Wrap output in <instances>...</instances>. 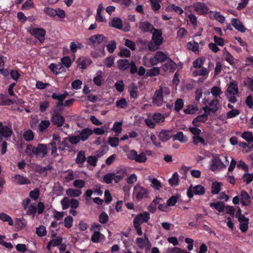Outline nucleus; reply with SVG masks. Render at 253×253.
<instances>
[{
    "instance_id": "59",
    "label": "nucleus",
    "mask_w": 253,
    "mask_h": 253,
    "mask_svg": "<svg viewBox=\"0 0 253 253\" xmlns=\"http://www.w3.org/2000/svg\"><path fill=\"white\" fill-rule=\"evenodd\" d=\"M52 97L55 99H58L59 101L57 103V105L58 106H60L61 105L63 104V99L64 98L65 96L63 94H58L56 93H53L52 95Z\"/></svg>"
},
{
    "instance_id": "46",
    "label": "nucleus",
    "mask_w": 253,
    "mask_h": 253,
    "mask_svg": "<svg viewBox=\"0 0 253 253\" xmlns=\"http://www.w3.org/2000/svg\"><path fill=\"white\" fill-rule=\"evenodd\" d=\"M218 108L219 104L216 99H213L210 103L209 111H217Z\"/></svg>"
},
{
    "instance_id": "48",
    "label": "nucleus",
    "mask_w": 253,
    "mask_h": 253,
    "mask_svg": "<svg viewBox=\"0 0 253 253\" xmlns=\"http://www.w3.org/2000/svg\"><path fill=\"white\" fill-rule=\"evenodd\" d=\"M178 198L177 195L172 196L170 197L167 201L168 206L171 207L174 206L177 203Z\"/></svg>"
},
{
    "instance_id": "44",
    "label": "nucleus",
    "mask_w": 253,
    "mask_h": 253,
    "mask_svg": "<svg viewBox=\"0 0 253 253\" xmlns=\"http://www.w3.org/2000/svg\"><path fill=\"white\" fill-rule=\"evenodd\" d=\"M241 136L249 144L253 142V135L251 132L245 131L242 134Z\"/></svg>"
},
{
    "instance_id": "23",
    "label": "nucleus",
    "mask_w": 253,
    "mask_h": 253,
    "mask_svg": "<svg viewBox=\"0 0 253 253\" xmlns=\"http://www.w3.org/2000/svg\"><path fill=\"white\" fill-rule=\"evenodd\" d=\"M14 181L20 185L29 184L31 183L30 180L27 177L17 174L13 177Z\"/></svg>"
},
{
    "instance_id": "25",
    "label": "nucleus",
    "mask_w": 253,
    "mask_h": 253,
    "mask_svg": "<svg viewBox=\"0 0 253 253\" xmlns=\"http://www.w3.org/2000/svg\"><path fill=\"white\" fill-rule=\"evenodd\" d=\"M77 62L78 66L83 69H85L92 62L89 58L86 57H81L78 60Z\"/></svg>"
},
{
    "instance_id": "47",
    "label": "nucleus",
    "mask_w": 253,
    "mask_h": 253,
    "mask_svg": "<svg viewBox=\"0 0 253 253\" xmlns=\"http://www.w3.org/2000/svg\"><path fill=\"white\" fill-rule=\"evenodd\" d=\"M73 218L69 215L65 218L64 223V226L68 229H70L73 226Z\"/></svg>"
},
{
    "instance_id": "22",
    "label": "nucleus",
    "mask_w": 253,
    "mask_h": 253,
    "mask_svg": "<svg viewBox=\"0 0 253 253\" xmlns=\"http://www.w3.org/2000/svg\"><path fill=\"white\" fill-rule=\"evenodd\" d=\"M164 98L163 95L158 90L153 96V102L157 106L161 105L164 101Z\"/></svg>"
},
{
    "instance_id": "8",
    "label": "nucleus",
    "mask_w": 253,
    "mask_h": 253,
    "mask_svg": "<svg viewBox=\"0 0 253 253\" xmlns=\"http://www.w3.org/2000/svg\"><path fill=\"white\" fill-rule=\"evenodd\" d=\"M89 44L94 47L97 46L101 44H105L108 40L107 38L102 35L97 34L91 36L89 39Z\"/></svg>"
},
{
    "instance_id": "2",
    "label": "nucleus",
    "mask_w": 253,
    "mask_h": 253,
    "mask_svg": "<svg viewBox=\"0 0 253 253\" xmlns=\"http://www.w3.org/2000/svg\"><path fill=\"white\" fill-rule=\"evenodd\" d=\"M60 204L63 210L68 209L70 207L72 209L69 210V213L73 216L77 214V211L75 210L79 207V202L76 199H70L67 197H64L61 201Z\"/></svg>"
},
{
    "instance_id": "14",
    "label": "nucleus",
    "mask_w": 253,
    "mask_h": 253,
    "mask_svg": "<svg viewBox=\"0 0 253 253\" xmlns=\"http://www.w3.org/2000/svg\"><path fill=\"white\" fill-rule=\"evenodd\" d=\"M193 6L195 11L200 15L207 14L209 10L208 6L203 2H195L193 4Z\"/></svg>"
},
{
    "instance_id": "41",
    "label": "nucleus",
    "mask_w": 253,
    "mask_h": 253,
    "mask_svg": "<svg viewBox=\"0 0 253 253\" xmlns=\"http://www.w3.org/2000/svg\"><path fill=\"white\" fill-rule=\"evenodd\" d=\"M151 182V186L156 190H159L162 187L161 182L156 178L150 179Z\"/></svg>"
},
{
    "instance_id": "56",
    "label": "nucleus",
    "mask_w": 253,
    "mask_h": 253,
    "mask_svg": "<svg viewBox=\"0 0 253 253\" xmlns=\"http://www.w3.org/2000/svg\"><path fill=\"white\" fill-rule=\"evenodd\" d=\"M160 71L158 67H153L147 71V75L150 77L156 76L160 74Z\"/></svg>"
},
{
    "instance_id": "35",
    "label": "nucleus",
    "mask_w": 253,
    "mask_h": 253,
    "mask_svg": "<svg viewBox=\"0 0 253 253\" xmlns=\"http://www.w3.org/2000/svg\"><path fill=\"white\" fill-rule=\"evenodd\" d=\"M210 206L211 208L214 207L220 212H223L225 207L223 202L220 201L216 203H211L210 204Z\"/></svg>"
},
{
    "instance_id": "32",
    "label": "nucleus",
    "mask_w": 253,
    "mask_h": 253,
    "mask_svg": "<svg viewBox=\"0 0 253 253\" xmlns=\"http://www.w3.org/2000/svg\"><path fill=\"white\" fill-rule=\"evenodd\" d=\"M110 25L115 28L121 29L122 28V21L120 18L115 17L112 20Z\"/></svg>"
},
{
    "instance_id": "52",
    "label": "nucleus",
    "mask_w": 253,
    "mask_h": 253,
    "mask_svg": "<svg viewBox=\"0 0 253 253\" xmlns=\"http://www.w3.org/2000/svg\"><path fill=\"white\" fill-rule=\"evenodd\" d=\"M109 216L105 212H101L99 216V221L102 224H106L108 222Z\"/></svg>"
},
{
    "instance_id": "27",
    "label": "nucleus",
    "mask_w": 253,
    "mask_h": 253,
    "mask_svg": "<svg viewBox=\"0 0 253 253\" xmlns=\"http://www.w3.org/2000/svg\"><path fill=\"white\" fill-rule=\"evenodd\" d=\"M86 160L85 152L83 150L80 151L78 152L77 157L75 159V162L79 166L83 165Z\"/></svg>"
},
{
    "instance_id": "29",
    "label": "nucleus",
    "mask_w": 253,
    "mask_h": 253,
    "mask_svg": "<svg viewBox=\"0 0 253 253\" xmlns=\"http://www.w3.org/2000/svg\"><path fill=\"white\" fill-rule=\"evenodd\" d=\"M49 68L55 75L58 74L63 71V66L61 63L57 64L51 63L49 65Z\"/></svg>"
},
{
    "instance_id": "26",
    "label": "nucleus",
    "mask_w": 253,
    "mask_h": 253,
    "mask_svg": "<svg viewBox=\"0 0 253 253\" xmlns=\"http://www.w3.org/2000/svg\"><path fill=\"white\" fill-rule=\"evenodd\" d=\"M241 203L243 206H248L251 202V199L247 192L243 190L241 193Z\"/></svg>"
},
{
    "instance_id": "63",
    "label": "nucleus",
    "mask_w": 253,
    "mask_h": 253,
    "mask_svg": "<svg viewBox=\"0 0 253 253\" xmlns=\"http://www.w3.org/2000/svg\"><path fill=\"white\" fill-rule=\"evenodd\" d=\"M73 185L75 187L81 189L84 186L85 181L82 179H77L74 181Z\"/></svg>"
},
{
    "instance_id": "38",
    "label": "nucleus",
    "mask_w": 253,
    "mask_h": 253,
    "mask_svg": "<svg viewBox=\"0 0 253 253\" xmlns=\"http://www.w3.org/2000/svg\"><path fill=\"white\" fill-rule=\"evenodd\" d=\"M169 182L171 186H177L179 184V176L177 172L173 173L172 177L169 179Z\"/></svg>"
},
{
    "instance_id": "6",
    "label": "nucleus",
    "mask_w": 253,
    "mask_h": 253,
    "mask_svg": "<svg viewBox=\"0 0 253 253\" xmlns=\"http://www.w3.org/2000/svg\"><path fill=\"white\" fill-rule=\"evenodd\" d=\"M133 194L137 200L140 201L148 197V191L144 187L137 184L134 187Z\"/></svg>"
},
{
    "instance_id": "64",
    "label": "nucleus",
    "mask_w": 253,
    "mask_h": 253,
    "mask_svg": "<svg viewBox=\"0 0 253 253\" xmlns=\"http://www.w3.org/2000/svg\"><path fill=\"white\" fill-rule=\"evenodd\" d=\"M169 253H190L185 250H182L178 247H174L170 249Z\"/></svg>"
},
{
    "instance_id": "36",
    "label": "nucleus",
    "mask_w": 253,
    "mask_h": 253,
    "mask_svg": "<svg viewBox=\"0 0 253 253\" xmlns=\"http://www.w3.org/2000/svg\"><path fill=\"white\" fill-rule=\"evenodd\" d=\"M172 137L173 140H177L182 143L185 142L187 140V138L184 137L183 133L182 131H178L176 134H172Z\"/></svg>"
},
{
    "instance_id": "43",
    "label": "nucleus",
    "mask_w": 253,
    "mask_h": 253,
    "mask_svg": "<svg viewBox=\"0 0 253 253\" xmlns=\"http://www.w3.org/2000/svg\"><path fill=\"white\" fill-rule=\"evenodd\" d=\"M50 125L49 121H42L39 125V131L40 132H43L47 129Z\"/></svg>"
},
{
    "instance_id": "39",
    "label": "nucleus",
    "mask_w": 253,
    "mask_h": 253,
    "mask_svg": "<svg viewBox=\"0 0 253 253\" xmlns=\"http://www.w3.org/2000/svg\"><path fill=\"white\" fill-rule=\"evenodd\" d=\"M102 72L101 71H99L96 73V76L93 79V82L94 84L98 86H100L102 84Z\"/></svg>"
},
{
    "instance_id": "28",
    "label": "nucleus",
    "mask_w": 253,
    "mask_h": 253,
    "mask_svg": "<svg viewBox=\"0 0 253 253\" xmlns=\"http://www.w3.org/2000/svg\"><path fill=\"white\" fill-rule=\"evenodd\" d=\"M232 24L236 29L240 32L244 33L245 32V28L244 25L239 19L236 18L232 19Z\"/></svg>"
},
{
    "instance_id": "34",
    "label": "nucleus",
    "mask_w": 253,
    "mask_h": 253,
    "mask_svg": "<svg viewBox=\"0 0 253 253\" xmlns=\"http://www.w3.org/2000/svg\"><path fill=\"white\" fill-rule=\"evenodd\" d=\"M167 9L168 11H173L179 15L182 14L184 12L183 10L181 7L174 4H169L168 6Z\"/></svg>"
},
{
    "instance_id": "42",
    "label": "nucleus",
    "mask_w": 253,
    "mask_h": 253,
    "mask_svg": "<svg viewBox=\"0 0 253 253\" xmlns=\"http://www.w3.org/2000/svg\"><path fill=\"white\" fill-rule=\"evenodd\" d=\"M223 56L226 61L231 65L234 64L235 63V59L234 57L227 50L224 52Z\"/></svg>"
},
{
    "instance_id": "50",
    "label": "nucleus",
    "mask_w": 253,
    "mask_h": 253,
    "mask_svg": "<svg viewBox=\"0 0 253 253\" xmlns=\"http://www.w3.org/2000/svg\"><path fill=\"white\" fill-rule=\"evenodd\" d=\"M29 196L33 200H37L40 196V190L38 188L34 189L30 192Z\"/></svg>"
},
{
    "instance_id": "53",
    "label": "nucleus",
    "mask_w": 253,
    "mask_h": 253,
    "mask_svg": "<svg viewBox=\"0 0 253 253\" xmlns=\"http://www.w3.org/2000/svg\"><path fill=\"white\" fill-rule=\"evenodd\" d=\"M36 233L39 237L45 236L46 234V228L44 226L41 225L36 228Z\"/></svg>"
},
{
    "instance_id": "30",
    "label": "nucleus",
    "mask_w": 253,
    "mask_h": 253,
    "mask_svg": "<svg viewBox=\"0 0 253 253\" xmlns=\"http://www.w3.org/2000/svg\"><path fill=\"white\" fill-rule=\"evenodd\" d=\"M66 195L69 197H78L82 194V191L78 189L69 188L66 191Z\"/></svg>"
},
{
    "instance_id": "45",
    "label": "nucleus",
    "mask_w": 253,
    "mask_h": 253,
    "mask_svg": "<svg viewBox=\"0 0 253 253\" xmlns=\"http://www.w3.org/2000/svg\"><path fill=\"white\" fill-rule=\"evenodd\" d=\"M115 173L113 172L108 173L105 174L103 177V181L107 184H111L114 178Z\"/></svg>"
},
{
    "instance_id": "3",
    "label": "nucleus",
    "mask_w": 253,
    "mask_h": 253,
    "mask_svg": "<svg viewBox=\"0 0 253 253\" xmlns=\"http://www.w3.org/2000/svg\"><path fill=\"white\" fill-rule=\"evenodd\" d=\"M163 42L162 32L161 30L155 29L152 34V41L148 44V48L150 50L155 51L159 48Z\"/></svg>"
},
{
    "instance_id": "61",
    "label": "nucleus",
    "mask_w": 253,
    "mask_h": 253,
    "mask_svg": "<svg viewBox=\"0 0 253 253\" xmlns=\"http://www.w3.org/2000/svg\"><path fill=\"white\" fill-rule=\"evenodd\" d=\"M106 46L108 52L112 53L114 51L116 48V42L114 41H111Z\"/></svg>"
},
{
    "instance_id": "62",
    "label": "nucleus",
    "mask_w": 253,
    "mask_h": 253,
    "mask_svg": "<svg viewBox=\"0 0 253 253\" xmlns=\"http://www.w3.org/2000/svg\"><path fill=\"white\" fill-rule=\"evenodd\" d=\"M244 181L249 184L253 181V174L251 173H245L243 176Z\"/></svg>"
},
{
    "instance_id": "54",
    "label": "nucleus",
    "mask_w": 253,
    "mask_h": 253,
    "mask_svg": "<svg viewBox=\"0 0 253 253\" xmlns=\"http://www.w3.org/2000/svg\"><path fill=\"white\" fill-rule=\"evenodd\" d=\"M188 48L192 50L193 51L196 52L199 51V44L196 42H189L187 44Z\"/></svg>"
},
{
    "instance_id": "57",
    "label": "nucleus",
    "mask_w": 253,
    "mask_h": 253,
    "mask_svg": "<svg viewBox=\"0 0 253 253\" xmlns=\"http://www.w3.org/2000/svg\"><path fill=\"white\" fill-rule=\"evenodd\" d=\"M244 84L248 87L251 90H253V78L247 77L245 79Z\"/></svg>"
},
{
    "instance_id": "11",
    "label": "nucleus",
    "mask_w": 253,
    "mask_h": 253,
    "mask_svg": "<svg viewBox=\"0 0 253 253\" xmlns=\"http://www.w3.org/2000/svg\"><path fill=\"white\" fill-rule=\"evenodd\" d=\"M225 167V165L221 161L219 156L217 154L214 155L211 161L210 169L212 171H214L218 169H221Z\"/></svg>"
},
{
    "instance_id": "58",
    "label": "nucleus",
    "mask_w": 253,
    "mask_h": 253,
    "mask_svg": "<svg viewBox=\"0 0 253 253\" xmlns=\"http://www.w3.org/2000/svg\"><path fill=\"white\" fill-rule=\"evenodd\" d=\"M7 145L8 144L6 141H2V140H0V153L1 155H4L6 153Z\"/></svg>"
},
{
    "instance_id": "7",
    "label": "nucleus",
    "mask_w": 253,
    "mask_h": 253,
    "mask_svg": "<svg viewBox=\"0 0 253 253\" xmlns=\"http://www.w3.org/2000/svg\"><path fill=\"white\" fill-rule=\"evenodd\" d=\"M206 190L205 188L201 185H197L193 187L191 185L187 189V195L188 198H192L194 194L197 195H203L205 193Z\"/></svg>"
},
{
    "instance_id": "49",
    "label": "nucleus",
    "mask_w": 253,
    "mask_h": 253,
    "mask_svg": "<svg viewBox=\"0 0 253 253\" xmlns=\"http://www.w3.org/2000/svg\"><path fill=\"white\" fill-rule=\"evenodd\" d=\"M122 122H116L113 125L112 130L116 133L119 134L122 131Z\"/></svg>"
},
{
    "instance_id": "21",
    "label": "nucleus",
    "mask_w": 253,
    "mask_h": 253,
    "mask_svg": "<svg viewBox=\"0 0 253 253\" xmlns=\"http://www.w3.org/2000/svg\"><path fill=\"white\" fill-rule=\"evenodd\" d=\"M91 135H92L91 129L87 127L81 130L78 136L80 140L85 141Z\"/></svg>"
},
{
    "instance_id": "1",
    "label": "nucleus",
    "mask_w": 253,
    "mask_h": 253,
    "mask_svg": "<svg viewBox=\"0 0 253 253\" xmlns=\"http://www.w3.org/2000/svg\"><path fill=\"white\" fill-rule=\"evenodd\" d=\"M25 152L32 157H35L39 159H42L47 154L48 149L47 145L40 143L37 146L32 144L27 145Z\"/></svg>"
},
{
    "instance_id": "60",
    "label": "nucleus",
    "mask_w": 253,
    "mask_h": 253,
    "mask_svg": "<svg viewBox=\"0 0 253 253\" xmlns=\"http://www.w3.org/2000/svg\"><path fill=\"white\" fill-rule=\"evenodd\" d=\"M82 44L80 43L71 42L70 45V48L72 52H76L78 48L82 47Z\"/></svg>"
},
{
    "instance_id": "33",
    "label": "nucleus",
    "mask_w": 253,
    "mask_h": 253,
    "mask_svg": "<svg viewBox=\"0 0 253 253\" xmlns=\"http://www.w3.org/2000/svg\"><path fill=\"white\" fill-rule=\"evenodd\" d=\"M23 137L26 141H31L34 139L35 134L32 130L28 129L24 131Z\"/></svg>"
},
{
    "instance_id": "37",
    "label": "nucleus",
    "mask_w": 253,
    "mask_h": 253,
    "mask_svg": "<svg viewBox=\"0 0 253 253\" xmlns=\"http://www.w3.org/2000/svg\"><path fill=\"white\" fill-rule=\"evenodd\" d=\"M0 219L3 222H8L10 226L13 225V221L12 218L9 215L4 212L0 213Z\"/></svg>"
},
{
    "instance_id": "4",
    "label": "nucleus",
    "mask_w": 253,
    "mask_h": 253,
    "mask_svg": "<svg viewBox=\"0 0 253 253\" xmlns=\"http://www.w3.org/2000/svg\"><path fill=\"white\" fill-rule=\"evenodd\" d=\"M239 89L237 84L233 80L227 84V89L225 92L228 100L231 103L237 102L236 96H238Z\"/></svg>"
},
{
    "instance_id": "16",
    "label": "nucleus",
    "mask_w": 253,
    "mask_h": 253,
    "mask_svg": "<svg viewBox=\"0 0 253 253\" xmlns=\"http://www.w3.org/2000/svg\"><path fill=\"white\" fill-rule=\"evenodd\" d=\"M150 218V214L149 212L145 211L143 213L137 214L133 219V222L136 221V222H137L138 224L141 225L143 223L147 222Z\"/></svg>"
},
{
    "instance_id": "18",
    "label": "nucleus",
    "mask_w": 253,
    "mask_h": 253,
    "mask_svg": "<svg viewBox=\"0 0 253 253\" xmlns=\"http://www.w3.org/2000/svg\"><path fill=\"white\" fill-rule=\"evenodd\" d=\"M210 112H204L202 115L198 116L192 121L193 125L195 126H199L200 123L205 122L208 118V116L210 115Z\"/></svg>"
},
{
    "instance_id": "20",
    "label": "nucleus",
    "mask_w": 253,
    "mask_h": 253,
    "mask_svg": "<svg viewBox=\"0 0 253 253\" xmlns=\"http://www.w3.org/2000/svg\"><path fill=\"white\" fill-rule=\"evenodd\" d=\"M139 27V29L144 32L152 33L153 30L155 29L152 24L146 21L140 22Z\"/></svg>"
},
{
    "instance_id": "10",
    "label": "nucleus",
    "mask_w": 253,
    "mask_h": 253,
    "mask_svg": "<svg viewBox=\"0 0 253 253\" xmlns=\"http://www.w3.org/2000/svg\"><path fill=\"white\" fill-rule=\"evenodd\" d=\"M28 31L40 42H43L45 39L46 31L43 28H32L28 29Z\"/></svg>"
},
{
    "instance_id": "13",
    "label": "nucleus",
    "mask_w": 253,
    "mask_h": 253,
    "mask_svg": "<svg viewBox=\"0 0 253 253\" xmlns=\"http://www.w3.org/2000/svg\"><path fill=\"white\" fill-rule=\"evenodd\" d=\"M13 133L11 127L6 125H3V123L0 122V140H2L3 137H10Z\"/></svg>"
},
{
    "instance_id": "51",
    "label": "nucleus",
    "mask_w": 253,
    "mask_h": 253,
    "mask_svg": "<svg viewBox=\"0 0 253 253\" xmlns=\"http://www.w3.org/2000/svg\"><path fill=\"white\" fill-rule=\"evenodd\" d=\"M87 163L91 166L95 167L97 165L98 157L96 156H90L86 158Z\"/></svg>"
},
{
    "instance_id": "24",
    "label": "nucleus",
    "mask_w": 253,
    "mask_h": 253,
    "mask_svg": "<svg viewBox=\"0 0 253 253\" xmlns=\"http://www.w3.org/2000/svg\"><path fill=\"white\" fill-rule=\"evenodd\" d=\"M209 73L210 70H209L208 69L206 68H202L201 69H197L193 71V75L194 76H201L203 77L204 79H207L208 77Z\"/></svg>"
},
{
    "instance_id": "17",
    "label": "nucleus",
    "mask_w": 253,
    "mask_h": 253,
    "mask_svg": "<svg viewBox=\"0 0 253 253\" xmlns=\"http://www.w3.org/2000/svg\"><path fill=\"white\" fill-rule=\"evenodd\" d=\"M172 136V130H162L158 135L159 139L163 142H166L169 140Z\"/></svg>"
},
{
    "instance_id": "15",
    "label": "nucleus",
    "mask_w": 253,
    "mask_h": 253,
    "mask_svg": "<svg viewBox=\"0 0 253 253\" xmlns=\"http://www.w3.org/2000/svg\"><path fill=\"white\" fill-rule=\"evenodd\" d=\"M53 169L52 166L48 164L46 167H42L40 165H35L34 167V170L35 172L46 176L47 175V171H50Z\"/></svg>"
},
{
    "instance_id": "55",
    "label": "nucleus",
    "mask_w": 253,
    "mask_h": 253,
    "mask_svg": "<svg viewBox=\"0 0 253 253\" xmlns=\"http://www.w3.org/2000/svg\"><path fill=\"white\" fill-rule=\"evenodd\" d=\"M26 214L34 216L37 212V208L34 205H31L27 208Z\"/></svg>"
},
{
    "instance_id": "40",
    "label": "nucleus",
    "mask_w": 253,
    "mask_h": 253,
    "mask_svg": "<svg viewBox=\"0 0 253 253\" xmlns=\"http://www.w3.org/2000/svg\"><path fill=\"white\" fill-rule=\"evenodd\" d=\"M221 184L219 182L216 181L213 182L211 185V193L212 194H218L221 190Z\"/></svg>"
},
{
    "instance_id": "5",
    "label": "nucleus",
    "mask_w": 253,
    "mask_h": 253,
    "mask_svg": "<svg viewBox=\"0 0 253 253\" xmlns=\"http://www.w3.org/2000/svg\"><path fill=\"white\" fill-rule=\"evenodd\" d=\"M127 156L129 160H134L136 162L139 163L145 162L147 160L146 155L144 152H141L138 154L134 150L128 151Z\"/></svg>"
},
{
    "instance_id": "9",
    "label": "nucleus",
    "mask_w": 253,
    "mask_h": 253,
    "mask_svg": "<svg viewBox=\"0 0 253 253\" xmlns=\"http://www.w3.org/2000/svg\"><path fill=\"white\" fill-rule=\"evenodd\" d=\"M53 139L57 141L58 149L60 151H64L66 148L70 149L71 148V146L69 144L67 137L63 138L62 140H61V138L59 134H53Z\"/></svg>"
},
{
    "instance_id": "31",
    "label": "nucleus",
    "mask_w": 253,
    "mask_h": 253,
    "mask_svg": "<svg viewBox=\"0 0 253 253\" xmlns=\"http://www.w3.org/2000/svg\"><path fill=\"white\" fill-rule=\"evenodd\" d=\"M130 65V63L127 59H122L118 61V68L122 70L125 71L127 69Z\"/></svg>"
},
{
    "instance_id": "19",
    "label": "nucleus",
    "mask_w": 253,
    "mask_h": 253,
    "mask_svg": "<svg viewBox=\"0 0 253 253\" xmlns=\"http://www.w3.org/2000/svg\"><path fill=\"white\" fill-rule=\"evenodd\" d=\"M64 121V117L59 114L53 115L51 119V122L52 124L56 125L58 127L62 126Z\"/></svg>"
},
{
    "instance_id": "12",
    "label": "nucleus",
    "mask_w": 253,
    "mask_h": 253,
    "mask_svg": "<svg viewBox=\"0 0 253 253\" xmlns=\"http://www.w3.org/2000/svg\"><path fill=\"white\" fill-rule=\"evenodd\" d=\"M168 58V54L161 51H157L153 57L150 58L152 65H156L159 62H164Z\"/></svg>"
}]
</instances>
